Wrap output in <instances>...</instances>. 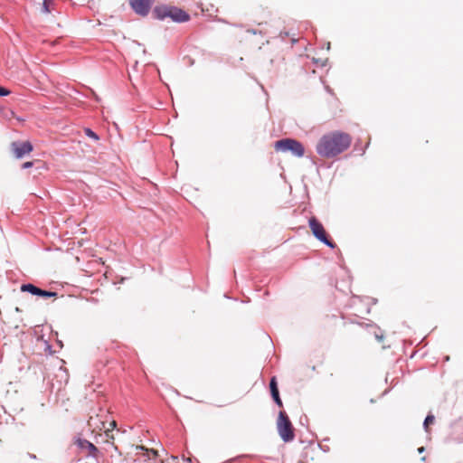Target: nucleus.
<instances>
[{"mask_svg":"<svg viewBox=\"0 0 463 463\" xmlns=\"http://www.w3.org/2000/svg\"><path fill=\"white\" fill-rule=\"evenodd\" d=\"M352 138L348 133L331 131L323 135L316 145L317 153L326 158H334L345 151L351 145Z\"/></svg>","mask_w":463,"mask_h":463,"instance_id":"f257e3e1","label":"nucleus"},{"mask_svg":"<svg viewBox=\"0 0 463 463\" xmlns=\"http://www.w3.org/2000/svg\"><path fill=\"white\" fill-rule=\"evenodd\" d=\"M272 145H274V149L278 152L290 153L296 157H302L305 155V146L295 138H281L276 140Z\"/></svg>","mask_w":463,"mask_h":463,"instance_id":"f03ea898","label":"nucleus"},{"mask_svg":"<svg viewBox=\"0 0 463 463\" xmlns=\"http://www.w3.org/2000/svg\"><path fill=\"white\" fill-rule=\"evenodd\" d=\"M154 14L156 17L159 20H165L166 18L172 19L174 22L184 23L189 20V14L184 10L175 7V6H168L162 5L156 6L154 9Z\"/></svg>","mask_w":463,"mask_h":463,"instance_id":"7ed1b4c3","label":"nucleus"},{"mask_svg":"<svg viewBox=\"0 0 463 463\" xmlns=\"http://www.w3.org/2000/svg\"><path fill=\"white\" fill-rule=\"evenodd\" d=\"M277 430L280 439L285 442H291L295 439L293 424L285 411H279L277 419Z\"/></svg>","mask_w":463,"mask_h":463,"instance_id":"20e7f679","label":"nucleus"},{"mask_svg":"<svg viewBox=\"0 0 463 463\" xmlns=\"http://www.w3.org/2000/svg\"><path fill=\"white\" fill-rule=\"evenodd\" d=\"M308 226L311 230L313 236L321 243L325 244L330 249L336 248V244L330 239L329 235L326 232L323 224L312 216L308 220Z\"/></svg>","mask_w":463,"mask_h":463,"instance_id":"39448f33","label":"nucleus"},{"mask_svg":"<svg viewBox=\"0 0 463 463\" xmlns=\"http://www.w3.org/2000/svg\"><path fill=\"white\" fill-rule=\"evenodd\" d=\"M12 151L16 158H22L33 151V146L30 142L15 141L11 144Z\"/></svg>","mask_w":463,"mask_h":463,"instance_id":"423d86ee","label":"nucleus"},{"mask_svg":"<svg viewBox=\"0 0 463 463\" xmlns=\"http://www.w3.org/2000/svg\"><path fill=\"white\" fill-rule=\"evenodd\" d=\"M132 9L139 15L146 16L151 8L153 0H130Z\"/></svg>","mask_w":463,"mask_h":463,"instance_id":"0eeeda50","label":"nucleus"},{"mask_svg":"<svg viewBox=\"0 0 463 463\" xmlns=\"http://www.w3.org/2000/svg\"><path fill=\"white\" fill-rule=\"evenodd\" d=\"M269 392L273 402L279 407H283V402L279 395V391L278 387V382L276 376H272L269 380Z\"/></svg>","mask_w":463,"mask_h":463,"instance_id":"6e6552de","label":"nucleus"},{"mask_svg":"<svg viewBox=\"0 0 463 463\" xmlns=\"http://www.w3.org/2000/svg\"><path fill=\"white\" fill-rule=\"evenodd\" d=\"M33 295L39 296L42 298H52V297L57 296V293L54 291H47V290H43L40 288H37V291Z\"/></svg>","mask_w":463,"mask_h":463,"instance_id":"1a4fd4ad","label":"nucleus"},{"mask_svg":"<svg viewBox=\"0 0 463 463\" xmlns=\"http://www.w3.org/2000/svg\"><path fill=\"white\" fill-rule=\"evenodd\" d=\"M37 288L36 286H34L33 284H23L21 286V291L23 292H29L31 293L32 295H33L36 291H37Z\"/></svg>","mask_w":463,"mask_h":463,"instance_id":"9d476101","label":"nucleus"},{"mask_svg":"<svg viewBox=\"0 0 463 463\" xmlns=\"http://www.w3.org/2000/svg\"><path fill=\"white\" fill-rule=\"evenodd\" d=\"M53 1L54 0H44L43 1V7H42L43 13L49 14L52 12V10L53 9V7H52Z\"/></svg>","mask_w":463,"mask_h":463,"instance_id":"9b49d317","label":"nucleus"},{"mask_svg":"<svg viewBox=\"0 0 463 463\" xmlns=\"http://www.w3.org/2000/svg\"><path fill=\"white\" fill-rule=\"evenodd\" d=\"M435 420V417L432 413H429L426 418L424 419V421H423V428L426 431H428V428H429V425L430 424H432Z\"/></svg>","mask_w":463,"mask_h":463,"instance_id":"f8f14e48","label":"nucleus"},{"mask_svg":"<svg viewBox=\"0 0 463 463\" xmlns=\"http://www.w3.org/2000/svg\"><path fill=\"white\" fill-rule=\"evenodd\" d=\"M83 443L86 444V448L89 449L90 454H92L93 452H95L97 450L96 447L92 443L89 442L88 440H85V439L79 440V446H82Z\"/></svg>","mask_w":463,"mask_h":463,"instance_id":"ddd939ff","label":"nucleus"},{"mask_svg":"<svg viewBox=\"0 0 463 463\" xmlns=\"http://www.w3.org/2000/svg\"><path fill=\"white\" fill-rule=\"evenodd\" d=\"M85 134H86V136H88L89 137H90L94 140H99L98 135L95 132H93L90 128H86Z\"/></svg>","mask_w":463,"mask_h":463,"instance_id":"4468645a","label":"nucleus"},{"mask_svg":"<svg viewBox=\"0 0 463 463\" xmlns=\"http://www.w3.org/2000/svg\"><path fill=\"white\" fill-rule=\"evenodd\" d=\"M9 93L10 91L7 89L0 87V97L7 96Z\"/></svg>","mask_w":463,"mask_h":463,"instance_id":"2eb2a0df","label":"nucleus"},{"mask_svg":"<svg viewBox=\"0 0 463 463\" xmlns=\"http://www.w3.org/2000/svg\"><path fill=\"white\" fill-rule=\"evenodd\" d=\"M33 162H25L23 164L22 168L26 169V168L33 166Z\"/></svg>","mask_w":463,"mask_h":463,"instance_id":"dca6fc26","label":"nucleus"},{"mask_svg":"<svg viewBox=\"0 0 463 463\" xmlns=\"http://www.w3.org/2000/svg\"><path fill=\"white\" fill-rule=\"evenodd\" d=\"M245 33H246L247 34H250V35H255V34L257 33V30H255V29H247V30L245 31Z\"/></svg>","mask_w":463,"mask_h":463,"instance_id":"f3484780","label":"nucleus"},{"mask_svg":"<svg viewBox=\"0 0 463 463\" xmlns=\"http://www.w3.org/2000/svg\"><path fill=\"white\" fill-rule=\"evenodd\" d=\"M375 338L379 341V342H382L383 340V335H377L375 334Z\"/></svg>","mask_w":463,"mask_h":463,"instance_id":"a211bd4d","label":"nucleus"},{"mask_svg":"<svg viewBox=\"0 0 463 463\" xmlns=\"http://www.w3.org/2000/svg\"><path fill=\"white\" fill-rule=\"evenodd\" d=\"M327 61H328V60H327V59H326V60L322 61H321L320 66H321V67L326 66V63H327Z\"/></svg>","mask_w":463,"mask_h":463,"instance_id":"6ab92c4d","label":"nucleus"},{"mask_svg":"<svg viewBox=\"0 0 463 463\" xmlns=\"http://www.w3.org/2000/svg\"><path fill=\"white\" fill-rule=\"evenodd\" d=\"M424 450H425V448H424V447H420V448L418 449V452H419V453H422Z\"/></svg>","mask_w":463,"mask_h":463,"instance_id":"aec40b11","label":"nucleus"},{"mask_svg":"<svg viewBox=\"0 0 463 463\" xmlns=\"http://www.w3.org/2000/svg\"><path fill=\"white\" fill-rule=\"evenodd\" d=\"M364 153H365V148H361V149L359 150V155H361V156H362V155H364Z\"/></svg>","mask_w":463,"mask_h":463,"instance_id":"412c9836","label":"nucleus"},{"mask_svg":"<svg viewBox=\"0 0 463 463\" xmlns=\"http://www.w3.org/2000/svg\"><path fill=\"white\" fill-rule=\"evenodd\" d=\"M320 449L324 451H328L329 450V448L328 447H326V448H323L322 446H319Z\"/></svg>","mask_w":463,"mask_h":463,"instance_id":"4be33fe9","label":"nucleus"},{"mask_svg":"<svg viewBox=\"0 0 463 463\" xmlns=\"http://www.w3.org/2000/svg\"><path fill=\"white\" fill-rule=\"evenodd\" d=\"M234 26H235L236 28L240 29V30H242V28H243V26H242V25H235V24H233V27H234Z\"/></svg>","mask_w":463,"mask_h":463,"instance_id":"5701e85b","label":"nucleus"},{"mask_svg":"<svg viewBox=\"0 0 463 463\" xmlns=\"http://www.w3.org/2000/svg\"><path fill=\"white\" fill-rule=\"evenodd\" d=\"M326 48H327V50L330 49V43H327V45H326Z\"/></svg>","mask_w":463,"mask_h":463,"instance_id":"b1692460","label":"nucleus"},{"mask_svg":"<svg viewBox=\"0 0 463 463\" xmlns=\"http://www.w3.org/2000/svg\"><path fill=\"white\" fill-rule=\"evenodd\" d=\"M326 48H327V50L330 49V43H327V45H326Z\"/></svg>","mask_w":463,"mask_h":463,"instance_id":"393cba45","label":"nucleus"},{"mask_svg":"<svg viewBox=\"0 0 463 463\" xmlns=\"http://www.w3.org/2000/svg\"><path fill=\"white\" fill-rule=\"evenodd\" d=\"M326 89L327 92L331 93V90H330V88L328 86Z\"/></svg>","mask_w":463,"mask_h":463,"instance_id":"a878e982","label":"nucleus"},{"mask_svg":"<svg viewBox=\"0 0 463 463\" xmlns=\"http://www.w3.org/2000/svg\"><path fill=\"white\" fill-rule=\"evenodd\" d=\"M315 62H316V63H318V64H321L320 60H316V61H315Z\"/></svg>","mask_w":463,"mask_h":463,"instance_id":"bb28decb","label":"nucleus"},{"mask_svg":"<svg viewBox=\"0 0 463 463\" xmlns=\"http://www.w3.org/2000/svg\"><path fill=\"white\" fill-rule=\"evenodd\" d=\"M315 62H316V63H318V64H321L320 60H316V61H315Z\"/></svg>","mask_w":463,"mask_h":463,"instance_id":"cd10ccee","label":"nucleus"},{"mask_svg":"<svg viewBox=\"0 0 463 463\" xmlns=\"http://www.w3.org/2000/svg\"><path fill=\"white\" fill-rule=\"evenodd\" d=\"M137 449H141V450H144V449H145L143 447H137Z\"/></svg>","mask_w":463,"mask_h":463,"instance_id":"c85d7f7f","label":"nucleus"},{"mask_svg":"<svg viewBox=\"0 0 463 463\" xmlns=\"http://www.w3.org/2000/svg\"><path fill=\"white\" fill-rule=\"evenodd\" d=\"M354 150H360V147H356V146H354Z\"/></svg>","mask_w":463,"mask_h":463,"instance_id":"c756f323","label":"nucleus"},{"mask_svg":"<svg viewBox=\"0 0 463 463\" xmlns=\"http://www.w3.org/2000/svg\"><path fill=\"white\" fill-rule=\"evenodd\" d=\"M354 150H360V147H356V146H354Z\"/></svg>","mask_w":463,"mask_h":463,"instance_id":"7c9ffc66","label":"nucleus"},{"mask_svg":"<svg viewBox=\"0 0 463 463\" xmlns=\"http://www.w3.org/2000/svg\"><path fill=\"white\" fill-rule=\"evenodd\" d=\"M366 326H373L374 325H373V324H367Z\"/></svg>","mask_w":463,"mask_h":463,"instance_id":"2f4dec72","label":"nucleus"},{"mask_svg":"<svg viewBox=\"0 0 463 463\" xmlns=\"http://www.w3.org/2000/svg\"><path fill=\"white\" fill-rule=\"evenodd\" d=\"M81 448H86V444H82V446H80Z\"/></svg>","mask_w":463,"mask_h":463,"instance_id":"473e14b6","label":"nucleus"}]
</instances>
